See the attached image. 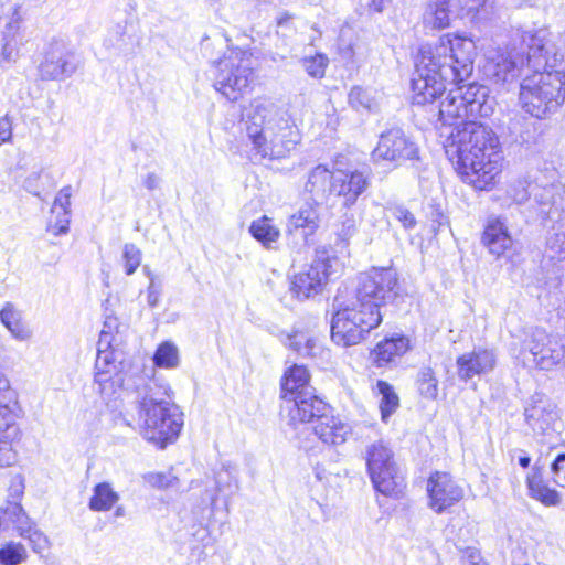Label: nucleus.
Masks as SVG:
<instances>
[{
    "mask_svg": "<svg viewBox=\"0 0 565 565\" xmlns=\"http://www.w3.org/2000/svg\"><path fill=\"white\" fill-rule=\"evenodd\" d=\"M334 171H330L324 164H318L308 174L305 192L309 194L311 202L322 203L331 195Z\"/></svg>",
    "mask_w": 565,
    "mask_h": 565,
    "instance_id": "nucleus-27",
    "label": "nucleus"
},
{
    "mask_svg": "<svg viewBox=\"0 0 565 565\" xmlns=\"http://www.w3.org/2000/svg\"><path fill=\"white\" fill-rule=\"evenodd\" d=\"M417 158V145L399 128H391L382 132L372 152L374 162L386 161L394 167Z\"/></svg>",
    "mask_w": 565,
    "mask_h": 565,
    "instance_id": "nucleus-12",
    "label": "nucleus"
},
{
    "mask_svg": "<svg viewBox=\"0 0 565 565\" xmlns=\"http://www.w3.org/2000/svg\"><path fill=\"white\" fill-rule=\"evenodd\" d=\"M338 309L331 322L332 341L342 347L359 344L371 330L382 322L379 306L354 295L348 300L335 297Z\"/></svg>",
    "mask_w": 565,
    "mask_h": 565,
    "instance_id": "nucleus-6",
    "label": "nucleus"
},
{
    "mask_svg": "<svg viewBox=\"0 0 565 565\" xmlns=\"http://www.w3.org/2000/svg\"><path fill=\"white\" fill-rule=\"evenodd\" d=\"M457 373L460 380L468 381L494 370L497 353L492 349L475 348L457 358Z\"/></svg>",
    "mask_w": 565,
    "mask_h": 565,
    "instance_id": "nucleus-21",
    "label": "nucleus"
},
{
    "mask_svg": "<svg viewBox=\"0 0 565 565\" xmlns=\"http://www.w3.org/2000/svg\"><path fill=\"white\" fill-rule=\"evenodd\" d=\"M142 184L145 188H147L150 191L156 190L160 184V178L156 173L149 172L142 179Z\"/></svg>",
    "mask_w": 565,
    "mask_h": 565,
    "instance_id": "nucleus-56",
    "label": "nucleus"
},
{
    "mask_svg": "<svg viewBox=\"0 0 565 565\" xmlns=\"http://www.w3.org/2000/svg\"><path fill=\"white\" fill-rule=\"evenodd\" d=\"M354 32L352 28L349 25H344L340 30L339 40H338V49L340 54L344 58H351L354 54Z\"/></svg>",
    "mask_w": 565,
    "mask_h": 565,
    "instance_id": "nucleus-46",
    "label": "nucleus"
},
{
    "mask_svg": "<svg viewBox=\"0 0 565 565\" xmlns=\"http://www.w3.org/2000/svg\"><path fill=\"white\" fill-rule=\"evenodd\" d=\"M531 458L529 456H520L519 465L523 468H527L530 466Z\"/></svg>",
    "mask_w": 565,
    "mask_h": 565,
    "instance_id": "nucleus-58",
    "label": "nucleus"
},
{
    "mask_svg": "<svg viewBox=\"0 0 565 565\" xmlns=\"http://www.w3.org/2000/svg\"><path fill=\"white\" fill-rule=\"evenodd\" d=\"M288 407L289 420L292 425L297 423H309L315 417L317 420L324 415L326 404L313 391L307 390L284 399Z\"/></svg>",
    "mask_w": 565,
    "mask_h": 565,
    "instance_id": "nucleus-22",
    "label": "nucleus"
},
{
    "mask_svg": "<svg viewBox=\"0 0 565 565\" xmlns=\"http://www.w3.org/2000/svg\"><path fill=\"white\" fill-rule=\"evenodd\" d=\"M554 480L557 484L565 487V454L558 455L552 465Z\"/></svg>",
    "mask_w": 565,
    "mask_h": 565,
    "instance_id": "nucleus-51",
    "label": "nucleus"
},
{
    "mask_svg": "<svg viewBox=\"0 0 565 565\" xmlns=\"http://www.w3.org/2000/svg\"><path fill=\"white\" fill-rule=\"evenodd\" d=\"M367 7L372 11L382 12L383 11V0H370L367 2Z\"/></svg>",
    "mask_w": 565,
    "mask_h": 565,
    "instance_id": "nucleus-57",
    "label": "nucleus"
},
{
    "mask_svg": "<svg viewBox=\"0 0 565 565\" xmlns=\"http://www.w3.org/2000/svg\"><path fill=\"white\" fill-rule=\"evenodd\" d=\"M439 104V136L461 180L477 190H490L502 171L503 156L498 136L470 117H489L493 103L488 87L455 84Z\"/></svg>",
    "mask_w": 565,
    "mask_h": 565,
    "instance_id": "nucleus-1",
    "label": "nucleus"
},
{
    "mask_svg": "<svg viewBox=\"0 0 565 565\" xmlns=\"http://www.w3.org/2000/svg\"><path fill=\"white\" fill-rule=\"evenodd\" d=\"M320 226L319 204L306 201L287 220L286 233L296 234L307 242Z\"/></svg>",
    "mask_w": 565,
    "mask_h": 565,
    "instance_id": "nucleus-23",
    "label": "nucleus"
},
{
    "mask_svg": "<svg viewBox=\"0 0 565 565\" xmlns=\"http://www.w3.org/2000/svg\"><path fill=\"white\" fill-rule=\"evenodd\" d=\"M249 234L266 249H274L280 238V230L273 218L264 215L254 220L249 225Z\"/></svg>",
    "mask_w": 565,
    "mask_h": 565,
    "instance_id": "nucleus-36",
    "label": "nucleus"
},
{
    "mask_svg": "<svg viewBox=\"0 0 565 565\" xmlns=\"http://www.w3.org/2000/svg\"><path fill=\"white\" fill-rule=\"evenodd\" d=\"M409 339L404 335L386 338L379 342L372 352L377 367L387 366L409 350Z\"/></svg>",
    "mask_w": 565,
    "mask_h": 565,
    "instance_id": "nucleus-28",
    "label": "nucleus"
},
{
    "mask_svg": "<svg viewBox=\"0 0 565 565\" xmlns=\"http://www.w3.org/2000/svg\"><path fill=\"white\" fill-rule=\"evenodd\" d=\"M526 66L533 72L520 87L522 108L535 118L556 111L565 100V71L555 68L557 54L543 32L529 38Z\"/></svg>",
    "mask_w": 565,
    "mask_h": 565,
    "instance_id": "nucleus-3",
    "label": "nucleus"
},
{
    "mask_svg": "<svg viewBox=\"0 0 565 565\" xmlns=\"http://www.w3.org/2000/svg\"><path fill=\"white\" fill-rule=\"evenodd\" d=\"M415 67V76L412 79L413 103L416 105L433 103L445 93L448 81L440 78L433 71L434 68L429 67L418 56Z\"/></svg>",
    "mask_w": 565,
    "mask_h": 565,
    "instance_id": "nucleus-17",
    "label": "nucleus"
},
{
    "mask_svg": "<svg viewBox=\"0 0 565 565\" xmlns=\"http://www.w3.org/2000/svg\"><path fill=\"white\" fill-rule=\"evenodd\" d=\"M22 44L21 19L17 11L4 20L0 32V64L14 61Z\"/></svg>",
    "mask_w": 565,
    "mask_h": 565,
    "instance_id": "nucleus-25",
    "label": "nucleus"
},
{
    "mask_svg": "<svg viewBox=\"0 0 565 565\" xmlns=\"http://www.w3.org/2000/svg\"><path fill=\"white\" fill-rule=\"evenodd\" d=\"M367 473L374 489L386 497L402 492L404 479L399 475L392 449L382 440L370 444L364 454Z\"/></svg>",
    "mask_w": 565,
    "mask_h": 565,
    "instance_id": "nucleus-10",
    "label": "nucleus"
},
{
    "mask_svg": "<svg viewBox=\"0 0 565 565\" xmlns=\"http://www.w3.org/2000/svg\"><path fill=\"white\" fill-rule=\"evenodd\" d=\"M486 73L495 84L513 82L524 66V57L515 49L489 45L484 51Z\"/></svg>",
    "mask_w": 565,
    "mask_h": 565,
    "instance_id": "nucleus-14",
    "label": "nucleus"
},
{
    "mask_svg": "<svg viewBox=\"0 0 565 565\" xmlns=\"http://www.w3.org/2000/svg\"><path fill=\"white\" fill-rule=\"evenodd\" d=\"M509 196L515 202V203H523L529 198V192L525 188L524 182H518L514 185H511L509 191Z\"/></svg>",
    "mask_w": 565,
    "mask_h": 565,
    "instance_id": "nucleus-52",
    "label": "nucleus"
},
{
    "mask_svg": "<svg viewBox=\"0 0 565 565\" xmlns=\"http://www.w3.org/2000/svg\"><path fill=\"white\" fill-rule=\"evenodd\" d=\"M131 395L130 406L140 436L160 449L173 444L183 428L184 415L172 401L169 383L140 377Z\"/></svg>",
    "mask_w": 565,
    "mask_h": 565,
    "instance_id": "nucleus-2",
    "label": "nucleus"
},
{
    "mask_svg": "<svg viewBox=\"0 0 565 565\" xmlns=\"http://www.w3.org/2000/svg\"><path fill=\"white\" fill-rule=\"evenodd\" d=\"M281 342L302 358L327 360L330 355L313 329L295 327L291 332L281 334Z\"/></svg>",
    "mask_w": 565,
    "mask_h": 565,
    "instance_id": "nucleus-19",
    "label": "nucleus"
},
{
    "mask_svg": "<svg viewBox=\"0 0 565 565\" xmlns=\"http://www.w3.org/2000/svg\"><path fill=\"white\" fill-rule=\"evenodd\" d=\"M17 405L15 394L10 388V384L3 372L0 370V431L13 429L14 407Z\"/></svg>",
    "mask_w": 565,
    "mask_h": 565,
    "instance_id": "nucleus-34",
    "label": "nucleus"
},
{
    "mask_svg": "<svg viewBox=\"0 0 565 565\" xmlns=\"http://www.w3.org/2000/svg\"><path fill=\"white\" fill-rule=\"evenodd\" d=\"M7 514L14 524L19 535L28 540L35 552H41L46 547V537L36 529L35 523L31 521L19 503L10 504L7 508Z\"/></svg>",
    "mask_w": 565,
    "mask_h": 565,
    "instance_id": "nucleus-24",
    "label": "nucleus"
},
{
    "mask_svg": "<svg viewBox=\"0 0 565 565\" xmlns=\"http://www.w3.org/2000/svg\"><path fill=\"white\" fill-rule=\"evenodd\" d=\"M52 220L49 222L47 231L57 236L68 232L71 217V188L66 186L58 191L52 206Z\"/></svg>",
    "mask_w": 565,
    "mask_h": 565,
    "instance_id": "nucleus-29",
    "label": "nucleus"
},
{
    "mask_svg": "<svg viewBox=\"0 0 565 565\" xmlns=\"http://www.w3.org/2000/svg\"><path fill=\"white\" fill-rule=\"evenodd\" d=\"M316 436L327 445H341L351 434V427L341 418L324 414L313 426Z\"/></svg>",
    "mask_w": 565,
    "mask_h": 565,
    "instance_id": "nucleus-26",
    "label": "nucleus"
},
{
    "mask_svg": "<svg viewBox=\"0 0 565 565\" xmlns=\"http://www.w3.org/2000/svg\"><path fill=\"white\" fill-rule=\"evenodd\" d=\"M376 391L381 395L380 412L381 418L384 423H387L392 414H394L399 406V397L394 391V387L382 380L376 382Z\"/></svg>",
    "mask_w": 565,
    "mask_h": 565,
    "instance_id": "nucleus-39",
    "label": "nucleus"
},
{
    "mask_svg": "<svg viewBox=\"0 0 565 565\" xmlns=\"http://www.w3.org/2000/svg\"><path fill=\"white\" fill-rule=\"evenodd\" d=\"M215 483L217 492L226 495H233L239 489L236 471L228 467H223L216 472Z\"/></svg>",
    "mask_w": 565,
    "mask_h": 565,
    "instance_id": "nucleus-42",
    "label": "nucleus"
},
{
    "mask_svg": "<svg viewBox=\"0 0 565 565\" xmlns=\"http://www.w3.org/2000/svg\"><path fill=\"white\" fill-rule=\"evenodd\" d=\"M518 361L525 367L544 371L565 367V337L551 335L536 329L523 340Z\"/></svg>",
    "mask_w": 565,
    "mask_h": 565,
    "instance_id": "nucleus-9",
    "label": "nucleus"
},
{
    "mask_svg": "<svg viewBox=\"0 0 565 565\" xmlns=\"http://www.w3.org/2000/svg\"><path fill=\"white\" fill-rule=\"evenodd\" d=\"M309 379L310 375L306 366L298 364L290 366L285 372L281 381L282 399L295 396L302 391H312V387L309 385Z\"/></svg>",
    "mask_w": 565,
    "mask_h": 565,
    "instance_id": "nucleus-35",
    "label": "nucleus"
},
{
    "mask_svg": "<svg viewBox=\"0 0 565 565\" xmlns=\"http://www.w3.org/2000/svg\"><path fill=\"white\" fill-rule=\"evenodd\" d=\"M18 460L17 451L7 440L0 439V467H11Z\"/></svg>",
    "mask_w": 565,
    "mask_h": 565,
    "instance_id": "nucleus-50",
    "label": "nucleus"
},
{
    "mask_svg": "<svg viewBox=\"0 0 565 565\" xmlns=\"http://www.w3.org/2000/svg\"><path fill=\"white\" fill-rule=\"evenodd\" d=\"M26 556V550L21 543L8 542L0 548L1 565H19Z\"/></svg>",
    "mask_w": 565,
    "mask_h": 565,
    "instance_id": "nucleus-43",
    "label": "nucleus"
},
{
    "mask_svg": "<svg viewBox=\"0 0 565 565\" xmlns=\"http://www.w3.org/2000/svg\"><path fill=\"white\" fill-rule=\"evenodd\" d=\"M482 243L492 255L499 257L512 246V238L504 223L495 218L488 222L482 235Z\"/></svg>",
    "mask_w": 565,
    "mask_h": 565,
    "instance_id": "nucleus-31",
    "label": "nucleus"
},
{
    "mask_svg": "<svg viewBox=\"0 0 565 565\" xmlns=\"http://www.w3.org/2000/svg\"><path fill=\"white\" fill-rule=\"evenodd\" d=\"M524 416L535 435L551 436L559 427L555 406L539 395L534 396L532 403L525 407Z\"/></svg>",
    "mask_w": 565,
    "mask_h": 565,
    "instance_id": "nucleus-18",
    "label": "nucleus"
},
{
    "mask_svg": "<svg viewBox=\"0 0 565 565\" xmlns=\"http://www.w3.org/2000/svg\"><path fill=\"white\" fill-rule=\"evenodd\" d=\"M119 500V494L114 490L110 483L100 482L93 489L88 507L92 511H109Z\"/></svg>",
    "mask_w": 565,
    "mask_h": 565,
    "instance_id": "nucleus-37",
    "label": "nucleus"
},
{
    "mask_svg": "<svg viewBox=\"0 0 565 565\" xmlns=\"http://www.w3.org/2000/svg\"><path fill=\"white\" fill-rule=\"evenodd\" d=\"M454 0H429L424 14L425 26L443 30L450 25V14L454 12Z\"/></svg>",
    "mask_w": 565,
    "mask_h": 565,
    "instance_id": "nucleus-33",
    "label": "nucleus"
},
{
    "mask_svg": "<svg viewBox=\"0 0 565 565\" xmlns=\"http://www.w3.org/2000/svg\"><path fill=\"white\" fill-rule=\"evenodd\" d=\"M142 260V253L135 244L126 243L122 247L121 264L127 276L136 273Z\"/></svg>",
    "mask_w": 565,
    "mask_h": 565,
    "instance_id": "nucleus-44",
    "label": "nucleus"
},
{
    "mask_svg": "<svg viewBox=\"0 0 565 565\" xmlns=\"http://www.w3.org/2000/svg\"><path fill=\"white\" fill-rule=\"evenodd\" d=\"M427 494L429 508L440 514L458 503L465 491L449 473L436 471L427 480Z\"/></svg>",
    "mask_w": 565,
    "mask_h": 565,
    "instance_id": "nucleus-15",
    "label": "nucleus"
},
{
    "mask_svg": "<svg viewBox=\"0 0 565 565\" xmlns=\"http://www.w3.org/2000/svg\"><path fill=\"white\" fill-rule=\"evenodd\" d=\"M392 216L397 220L405 230H412L416 225L414 214L403 205H395L390 207Z\"/></svg>",
    "mask_w": 565,
    "mask_h": 565,
    "instance_id": "nucleus-48",
    "label": "nucleus"
},
{
    "mask_svg": "<svg viewBox=\"0 0 565 565\" xmlns=\"http://www.w3.org/2000/svg\"><path fill=\"white\" fill-rule=\"evenodd\" d=\"M397 275L392 268H372L359 276L355 294L382 307L396 296Z\"/></svg>",
    "mask_w": 565,
    "mask_h": 565,
    "instance_id": "nucleus-13",
    "label": "nucleus"
},
{
    "mask_svg": "<svg viewBox=\"0 0 565 565\" xmlns=\"http://www.w3.org/2000/svg\"><path fill=\"white\" fill-rule=\"evenodd\" d=\"M0 322L17 341H29L31 329L23 322L22 312L12 303L6 302L0 310Z\"/></svg>",
    "mask_w": 565,
    "mask_h": 565,
    "instance_id": "nucleus-32",
    "label": "nucleus"
},
{
    "mask_svg": "<svg viewBox=\"0 0 565 565\" xmlns=\"http://www.w3.org/2000/svg\"><path fill=\"white\" fill-rule=\"evenodd\" d=\"M153 364L160 369H177L180 364L178 347L172 341L160 343L152 358Z\"/></svg>",
    "mask_w": 565,
    "mask_h": 565,
    "instance_id": "nucleus-41",
    "label": "nucleus"
},
{
    "mask_svg": "<svg viewBox=\"0 0 565 565\" xmlns=\"http://www.w3.org/2000/svg\"><path fill=\"white\" fill-rule=\"evenodd\" d=\"M73 53L58 41L47 44L39 72L42 79H64L76 71Z\"/></svg>",
    "mask_w": 565,
    "mask_h": 565,
    "instance_id": "nucleus-16",
    "label": "nucleus"
},
{
    "mask_svg": "<svg viewBox=\"0 0 565 565\" xmlns=\"http://www.w3.org/2000/svg\"><path fill=\"white\" fill-rule=\"evenodd\" d=\"M415 385L418 394L424 399L435 401L438 397L439 381L433 367H420L416 374Z\"/></svg>",
    "mask_w": 565,
    "mask_h": 565,
    "instance_id": "nucleus-38",
    "label": "nucleus"
},
{
    "mask_svg": "<svg viewBox=\"0 0 565 565\" xmlns=\"http://www.w3.org/2000/svg\"><path fill=\"white\" fill-rule=\"evenodd\" d=\"M354 232V222L350 221V224L347 227V231L341 234L343 238L349 237Z\"/></svg>",
    "mask_w": 565,
    "mask_h": 565,
    "instance_id": "nucleus-59",
    "label": "nucleus"
},
{
    "mask_svg": "<svg viewBox=\"0 0 565 565\" xmlns=\"http://www.w3.org/2000/svg\"><path fill=\"white\" fill-rule=\"evenodd\" d=\"M473 40L454 33L441 35L434 45H423L418 57L449 84H461L473 71L477 55Z\"/></svg>",
    "mask_w": 565,
    "mask_h": 565,
    "instance_id": "nucleus-5",
    "label": "nucleus"
},
{
    "mask_svg": "<svg viewBox=\"0 0 565 565\" xmlns=\"http://www.w3.org/2000/svg\"><path fill=\"white\" fill-rule=\"evenodd\" d=\"M338 258L326 249L317 250L311 264L294 276L290 291L300 299H308L322 290L328 279L337 271Z\"/></svg>",
    "mask_w": 565,
    "mask_h": 565,
    "instance_id": "nucleus-11",
    "label": "nucleus"
},
{
    "mask_svg": "<svg viewBox=\"0 0 565 565\" xmlns=\"http://www.w3.org/2000/svg\"><path fill=\"white\" fill-rule=\"evenodd\" d=\"M12 138V120L8 115L0 117V146Z\"/></svg>",
    "mask_w": 565,
    "mask_h": 565,
    "instance_id": "nucleus-53",
    "label": "nucleus"
},
{
    "mask_svg": "<svg viewBox=\"0 0 565 565\" xmlns=\"http://www.w3.org/2000/svg\"><path fill=\"white\" fill-rule=\"evenodd\" d=\"M301 64L309 76L322 78L329 65V58L323 53H316L312 56L303 57Z\"/></svg>",
    "mask_w": 565,
    "mask_h": 565,
    "instance_id": "nucleus-45",
    "label": "nucleus"
},
{
    "mask_svg": "<svg viewBox=\"0 0 565 565\" xmlns=\"http://www.w3.org/2000/svg\"><path fill=\"white\" fill-rule=\"evenodd\" d=\"M488 0H454V10L458 13L476 14Z\"/></svg>",
    "mask_w": 565,
    "mask_h": 565,
    "instance_id": "nucleus-49",
    "label": "nucleus"
},
{
    "mask_svg": "<svg viewBox=\"0 0 565 565\" xmlns=\"http://www.w3.org/2000/svg\"><path fill=\"white\" fill-rule=\"evenodd\" d=\"M145 481L157 489H168L177 484V478L170 472H149L143 477Z\"/></svg>",
    "mask_w": 565,
    "mask_h": 565,
    "instance_id": "nucleus-47",
    "label": "nucleus"
},
{
    "mask_svg": "<svg viewBox=\"0 0 565 565\" xmlns=\"http://www.w3.org/2000/svg\"><path fill=\"white\" fill-rule=\"evenodd\" d=\"M250 153L257 160H280L300 143V130L282 107L265 99L256 98L245 111L244 117Z\"/></svg>",
    "mask_w": 565,
    "mask_h": 565,
    "instance_id": "nucleus-4",
    "label": "nucleus"
},
{
    "mask_svg": "<svg viewBox=\"0 0 565 565\" xmlns=\"http://www.w3.org/2000/svg\"><path fill=\"white\" fill-rule=\"evenodd\" d=\"M215 502H216V497H215V495H213V497L211 498V503H212V504H215Z\"/></svg>",
    "mask_w": 565,
    "mask_h": 565,
    "instance_id": "nucleus-61",
    "label": "nucleus"
},
{
    "mask_svg": "<svg viewBox=\"0 0 565 565\" xmlns=\"http://www.w3.org/2000/svg\"><path fill=\"white\" fill-rule=\"evenodd\" d=\"M376 90L354 86L349 93V104L358 111H373L377 108Z\"/></svg>",
    "mask_w": 565,
    "mask_h": 565,
    "instance_id": "nucleus-40",
    "label": "nucleus"
},
{
    "mask_svg": "<svg viewBox=\"0 0 565 565\" xmlns=\"http://www.w3.org/2000/svg\"><path fill=\"white\" fill-rule=\"evenodd\" d=\"M143 270L147 274V276L150 278V285L148 287V302L151 307H154L158 302V292L154 288V279L147 266L143 267Z\"/></svg>",
    "mask_w": 565,
    "mask_h": 565,
    "instance_id": "nucleus-55",
    "label": "nucleus"
},
{
    "mask_svg": "<svg viewBox=\"0 0 565 565\" xmlns=\"http://www.w3.org/2000/svg\"><path fill=\"white\" fill-rule=\"evenodd\" d=\"M254 82L252 53L228 49L216 62L214 87L230 102H237L249 92Z\"/></svg>",
    "mask_w": 565,
    "mask_h": 565,
    "instance_id": "nucleus-8",
    "label": "nucleus"
},
{
    "mask_svg": "<svg viewBox=\"0 0 565 565\" xmlns=\"http://www.w3.org/2000/svg\"><path fill=\"white\" fill-rule=\"evenodd\" d=\"M113 328H117V321L108 318L97 343L95 384L104 399H110L124 384L125 354L118 348V333L114 334Z\"/></svg>",
    "mask_w": 565,
    "mask_h": 565,
    "instance_id": "nucleus-7",
    "label": "nucleus"
},
{
    "mask_svg": "<svg viewBox=\"0 0 565 565\" xmlns=\"http://www.w3.org/2000/svg\"><path fill=\"white\" fill-rule=\"evenodd\" d=\"M115 515L118 516V518L124 516L125 515L124 507H117V509L115 511Z\"/></svg>",
    "mask_w": 565,
    "mask_h": 565,
    "instance_id": "nucleus-60",
    "label": "nucleus"
},
{
    "mask_svg": "<svg viewBox=\"0 0 565 565\" xmlns=\"http://www.w3.org/2000/svg\"><path fill=\"white\" fill-rule=\"evenodd\" d=\"M25 184H26V188H29L30 186V180H26Z\"/></svg>",
    "mask_w": 565,
    "mask_h": 565,
    "instance_id": "nucleus-62",
    "label": "nucleus"
},
{
    "mask_svg": "<svg viewBox=\"0 0 565 565\" xmlns=\"http://www.w3.org/2000/svg\"><path fill=\"white\" fill-rule=\"evenodd\" d=\"M526 489L527 495L544 507H557L562 503V497L558 491L546 483L539 470L533 469L527 475Z\"/></svg>",
    "mask_w": 565,
    "mask_h": 565,
    "instance_id": "nucleus-30",
    "label": "nucleus"
},
{
    "mask_svg": "<svg viewBox=\"0 0 565 565\" xmlns=\"http://www.w3.org/2000/svg\"><path fill=\"white\" fill-rule=\"evenodd\" d=\"M367 186L369 178L364 172L338 169L334 171L331 195L339 198L342 205L349 207L355 204Z\"/></svg>",
    "mask_w": 565,
    "mask_h": 565,
    "instance_id": "nucleus-20",
    "label": "nucleus"
},
{
    "mask_svg": "<svg viewBox=\"0 0 565 565\" xmlns=\"http://www.w3.org/2000/svg\"><path fill=\"white\" fill-rule=\"evenodd\" d=\"M24 491V478L22 475H17L11 480L10 484V493L14 498H20L23 494Z\"/></svg>",
    "mask_w": 565,
    "mask_h": 565,
    "instance_id": "nucleus-54",
    "label": "nucleus"
}]
</instances>
